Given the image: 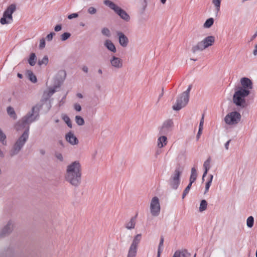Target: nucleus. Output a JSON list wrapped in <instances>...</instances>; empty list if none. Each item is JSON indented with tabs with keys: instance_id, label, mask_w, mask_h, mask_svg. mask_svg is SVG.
I'll list each match as a JSON object with an SVG mask.
<instances>
[{
	"instance_id": "nucleus-5",
	"label": "nucleus",
	"mask_w": 257,
	"mask_h": 257,
	"mask_svg": "<svg viewBox=\"0 0 257 257\" xmlns=\"http://www.w3.org/2000/svg\"><path fill=\"white\" fill-rule=\"evenodd\" d=\"M183 171V168L180 165L176 167L174 173L170 177L169 182L170 186L173 189H177L180 182V177Z\"/></svg>"
},
{
	"instance_id": "nucleus-12",
	"label": "nucleus",
	"mask_w": 257,
	"mask_h": 257,
	"mask_svg": "<svg viewBox=\"0 0 257 257\" xmlns=\"http://www.w3.org/2000/svg\"><path fill=\"white\" fill-rule=\"evenodd\" d=\"M110 63L111 66L116 69H120L123 67L122 60L114 56L110 59Z\"/></svg>"
},
{
	"instance_id": "nucleus-20",
	"label": "nucleus",
	"mask_w": 257,
	"mask_h": 257,
	"mask_svg": "<svg viewBox=\"0 0 257 257\" xmlns=\"http://www.w3.org/2000/svg\"><path fill=\"white\" fill-rule=\"evenodd\" d=\"M137 216V214L136 216L132 217L128 221L125 223L124 226L126 229L131 230L135 228L136 223Z\"/></svg>"
},
{
	"instance_id": "nucleus-6",
	"label": "nucleus",
	"mask_w": 257,
	"mask_h": 257,
	"mask_svg": "<svg viewBox=\"0 0 257 257\" xmlns=\"http://www.w3.org/2000/svg\"><path fill=\"white\" fill-rule=\"evenodd\" d=\"M16 10L15 4H11L9 6L3 14V17L0 20L2 25L10 24L13 21V14Z\"/></svg>"
},
{
	"instance_id": "nucleus-18",
	"label": "nucleus",
	"mask_w": 257,
	"mask_h": 257,
	"mask_svg": "<svg viewBox=\"0 0 257 257\" xmlns=\"http://www.w3.org/2000/svg\"><path fill=\"white\" fill-rule=\"evenodd\" d=\"M201 42H202L205 49H206L209 46H212L213 44L215 42V38L214 36H209L206 37Z\"/></svg>"
},
{
	"instance_id": "nucleus-17",
	"label": "nucleus",
	"mask_w": 257,
	"mask_h": 257,
	"mask_svg": "<svg viewBox=\"0 0 257 257\" xmlns=\"http://www.w3.org/2000/svg\"><path fill=\"white\" fill-rule=\"evenodd\" d=\"M65 139L72 145H77L79 143L78 139L72 132H69L66 134Z\"/></svg>"
},
{
	"instance_id": "nucleus-39",
	"label": "nucleus",
	"mask_w": 257,
	"mask_h": 257,
	"mask_svg": "<svg viewBox=\"0 0 257 257\" xmlns=\"http://www.w3.org/2000/svg\"><path fill=\"white\" fill-rule=\"evenodd\" d=\"M71 36V34L68 32H65L61 35L60 38L62 41H65L69 39Z\"/></svg>"
},
{
	"instance_id": "nucleus-23",
	"label": "nucleus",
	"mask_w": 257,
	"mask_h": 257,
	"mask_svg": "<svg viewBox=\"0 0 257 257\" xmlns=\"http://www.w3.org/2000/svg\"><path fill=\"white\" fill-rule=\"evenodd\" d=\"M104 46L108 50L110 51L111 52L113 53L116 52V50L115 46L110 40H106L104 42Z\"/></svg>"
},
{
	"instance_id": "nucleus-9",
	"label": "nucleus",
	"mask_w": 257,
	"mask_h": 257,
	"mask_svg": "<svg viewBox=\"0 0 257 257\" xmlns=\"http://www.w3.org/2000/svg\"><path fill=\"white\" fill-rule=\"evenodd\" d=\"M161 207L159 198L155 196L152 198L150 203V211L153 216H158L160 213Z\"/></svg>"
},
{
	"instance_id": "nucleus-14",
	"label": "nucleus",
	"mask_w": 257,
	"mask_h": 257,
	"mask_svg": "<svg viewBox=\"0 0 257 257\" xmlns=\"http://www.w3.org/2000/svg\"><path fill=\"white\" fill-rule=\"evenodd\" d=\"M116 35L118 38V41L120 45L125 48L127 47L129 43L128 38L121 32H116Z\"/></svg>"
},
{
	"instance_id": "nucleus-8",
	"label": "nucleus",
	"mask_w": 257,
	"mask_h": 257,
	"mask_svg": "<svg viewBox=\"0 0 257 257\" xmlns=\"http://www.w3.org/2000/svg\"><path fill=\"white\" fill-rule=\"evenodd\" d=\"M241 119L240 114L237 111H232L227 114L224 118V121L227 124H237Z\"/></svg>"
},
{
	"instance_id": "nucleus-19",
	"label": "nucleus",
	"mask_w": 257,
	"mask_h": 257,
	"mask_svg": "<svg viewBox=\"0 0 257 257\" xmlns=\"http://www.w3.org/2000/svg\"><path fill=\"white\" fill-rule=\"evenodd\" d=\"M190 253L186 249H182L176 250L173 257H190Z\"/></svg>"
},
{
	"instance_id": "nucleus-47",
	"label": "nucleus",
	"mask_w": 257,
	"mask_h": 257,
	"mask_svg": "<svg viewBox=\"0 0 257 257\" xmlns=\"http://www.w3.org/2000/svg\"><path fill=\"white\" fill-rule=\"evenodd\" d=\"M55 157L59 161H63V157L61 153H56Z\"/></svg>"
},
{
	"instance_id": "nucleus-27",
	"label": "nucleus",
	"mask_w": 257,
	"mask_h": 257,
	"mask_svg": "<svg viewBox=\"0 0 257 257\" xmlns=\"http://www.w3.org/2000/svg\"><path fill=\"white\" fill-rule=\"evenodd\" d=\"M27 75L29 79L33 83H35L37 82V79L36 75L31 70H27Z\"/></svg>"
},
{
	"instance_id": "nucleus-32",
	"label": "nucleus",
	"mask_w": 257,
	"mask_h": 257,
	"mask_svg": "<svg viewBox=\"0 0 257 257\" xmlns=\"http://www.w3.org/2000/svg\"><path fill=\"white\" fill-rule=\"evenodd\" d=\"M75 120L77 125L81 126L85 123L84 119L79 115H76L75 117Z\"/></svg>"
},
{
	"instance_id": "nucleus-33",
	"label": "nucleus",
	"mask_w": 257,
	"mask_h": 257,
	"mask_svg": "<svg viewBox=\"0 0 257 257\" xmlns=\"http://www.w3.org/2000/svg\"><path fill=\"white\" fill-rule=\"evenodd\" d=\"M214 23V19L212 18L207 19L203 25V27L205 28H209L211 27Z\"/></svg>"
},
{
	"instance_id": "nucleus-3",
	"label": "nucleus",
	"mask_w": 257,
	"mask_h": 257,
	"mask_svg": "<svg viewBox=\"0 0 257 257\" xmlns=\"http://www.w3.org/2000/svg\"><path fill=\"white\" fill-rule=\"evenodd\" d=\"M250 93V90L238 88L233 96V102L237 106L244 108L247 106L245 98Z\"/></svg>"
},
{
	"instance_id": "nucleus-55",
	"label": "nucleus",
	"mask_w": 257,
	"mask_h": 257,
	"mask_svg": "<svg viewBox=\"0 0 257 257\" xmlns=\"http://www.w3.org/2000/svg\"><path fill=\"white\" fill-rule=\"evenodd\" d=\"M230 141H231V140H229L225 144V148L226 150H228L229 145Z\"/></svg>"
},
{
	"instance_id": "nucleus-50",
	"label": "nucleus",
	"mask_w": 257,
	"mask_h": 257,
	"mask_svg": "<svg viewBox=\"0 0 257 257\" xmlns=\"http://www.w3.org/2000/svg\"><path fill=\"white\" fill-rule=\"evenodd\" d=\"M78 15L77 13H73L72 14L69 15L68 16V18L69 19H72L73 18H77V17H78Z\"/></svg>"
},
{
	"instance_id": "nucleus-15",
	"label": "nucleus",
	"mask_w": 257,
	"mask_h": 257,
	"mask_svg": "<svg viewBox=\"0 0 257 257\" xmlns=\"http://www.w3.org/2000/svg\"><path fill=\"white\" fill-rule=\"evenodd\" d=\"M58 88H55V86H54L53 87L49 88L48 90L45 91L43 94L41 101L45 102L48 100L53 94L56 92Z\"/></svg>"
},
{
	"instance_id": "nucleus-26",
	"label": "nucleus",
	"mask_w": 257,
	"mask_h": 257,
	"mask_svg": "<svg viewBox=\"0 0 257 257\" xmlns=\"http://www.w3.org/2000/svg\"><path fill=\"white\" fill-rule=\"evenodd\" d=\"M197 176V174L196 172V170L194 167L192 168L191 169V175L190 177V183H193L195 182V181L196 180Z\"/></svg>"
},
{
	"instance_id": "nucleus-11",
	"label": "nucleus",
	"mask_w": 257,
	"mask_h": 257,
	"mask_svg": "<svg viewBox=\"0 0 257 257\" xmlns=\"http://www.w3.org/2000/svg\"><path fill=\"white\" fill-rule=\"evenodd\" d=\"M66 76V73L64 70H60L55 76V88H59L62 84Z\"/></svg>"
},
{
	"instance_id": "nucleus-43",
	"label": "nucleus",
	"mask_w": 257,
	"mask_h": 257,
	"mask_svg": "<svg viewBox=\"0 0 257 257\" xmlns=\"http://www.w3.org/2000/svg\"><path fill=\"white\" fill-rule=\"evenodd\" d=\"M87 11H88V13L91 15H94V14H96V13L97 12L96 9L93 7H89Z\"/></svg>"
},
{
	"instance_id": "nucleus-49",
	"label": "nucleus",
	"mask_w": 257,
	"mask_h": 257,
	"mask_svg": "<svg viewBox=\"0 0 257 257\" xmlns=\"http://www.w3.org/2000/svg\"><path fill=\"white\" fill-rule=\"evenodd\" d=\"M211 184V182L210 181H208L205 185V190L204 193H206L209 190V187Z\"/></svg>"
},
{
	"instance_id": "nucleus-46",
	"label": "nucleus",
	"mask_w": 257,
	"mask_h": 257,
	"mask_svg": "<svg viewBox=\"0 0 257 257\" xmlns=\"http://www.w3.org/2000/svg\"><path fill=\"white\" fill-rule=\"evenodd\" d=\"M74 108L77 111H80L82 109L81 105L78 103H75L74 104Z\"/></svg>"
},
{
	"instance_id": "nucleus-36",
	"label": "nucleus",
	"mask_w": 257,
	"mask_h": 257,
	"mask_svg": "<svg viewBox=\"0 0 257 257\" xmlns=\"http://www.w3.org/2000/svg\"><path fill=\"white\" fill-rule=\"evenodd\" d=\"M207 203L205 200H201L199 207L200 211L202 212L206 209Z\"/></svg>"
},
{
	"instance_id": "nucleus-61",
	"label": "nucleus",
	"mask_w": 257,
	"mask_h": 257,
	"mask_svg": "<svg viewBox=\"0 0 257 257\" xmlns=\"http://www.w3.org/2000/svg\"><path fill=\"white\" fill-rule=\"evenodd\" d=\"M253 54L254 56L257 55V49L254 47V49L253 51Z\"/></svg>"
},
{
	"instance_id": "nucleus-54",
	"label": "nucleus",
	"mask_w": 257,
	"mask_h": 257,
	"mask_svg": "<svg viewBox=\"0 0 257 257\" xmlns=\"http://www.w3.org/2000/svg\"><path fill=\"white\" fill-rule=\"evenodd\" d=\"M65 98H66V95H65L62 98V99L59 101V106H61V105H63L64 104Z\"/></svg>"
},
{
	"instance_id": "nucleus-21",
	"label": "nucleus",
	"mask_w": 257,
	"mask_h": 257,
	"mask_svg": "<svg viewBox=\"0 0 257 257\" xmlns=\"http://www.w3.org/2000/svg\"><path fill=\"white\" fill-rule=\"evenodd\" d=\"M167 138L165 135L160 137L157 140V146L159 148H162L167 144Z\"/></svg>"
},
{
	"instance_id": "nucleus-24",
	"label": "nucleus",
	"mask_w": 257,
	"mask_h": 257,
	"mask_svg": "<svg viewBox=\"0 0 257 257\" xmlns=\"http://www.w3.org/2000/svg\"><path fill=\"white\" fill-rule=\"evenodd\" d=\"M141 237H142L141 234H137L134 237L131 246L138 248V244L140 243L141 239Z\"/></svg>"
},
{
	"instance_id": "nucleus-51",
	"label": "nucleus",
	"mask_w": 257,
	"mask_h": 257,
	"mask_svg": "<svg viewBox=\"0 0 257 257\" xmlns=\"http://www.w3.org/2000/svg\"><path fill=\"white\" fill-rule=\"evenodd\" d=\"M204 123V114L202 115V118L200 120L199 128L203 129V125Z\"/></svg>"
},
{
	"instance_id": "nucleus-59",
	"label": "nucleus",
	"mask_w": 257,
	"mask_h": 257,
	"mask_svg": "<svg viewBox=\"0 0 257 257\" xmlns=\"http://www.w3.org/2000/svg\"><path fill=\"white\" fill-rule=\"evenodd\" d=\"M76 95L79 98H83V95L81 93H78Z\"/></svg>"
},
{
	"instance_id": "nucleus-63",
	"label": "nucleus",
	"mask_w": 257,
	"mask_h": 257,
	"mask_svg": "<svg viewBox=\"0 0 257 257\" xmlns=\"http://www.w3.org/2000/svg\"><path fill=\"white\" fill-rule=\"evenodd\" d=\"M257 36V31L254 35L252 36L251 40L254 39Z\"/></svg>"
},
{
	"instance_id": "nucleus-52",
	"label": "nucleus",
	"mask_w": 257,
	"mask_h": 257,
	"mask_svg": "<svg viewBox=\"0 0 257 257\" xmlns=\"http://www.w3.org/2000/svg\"><path fill=\"white\" fill-rule=\"evenodd\" d=\"M62 29V26L61 25H57L54 28L55 32H59Z\"/></svg>"
},
{
	"instance_id": "nucleus-34",
	"label": "nucleus",
	"mask_w": 257,
	"mask_h": 257,
	"mask_svg": "<svg viewBox=\"0 0 257 257\" xmlns=\"http://www.w3.org/2000/svg\"><path fill=\"white\" fill-rule=\"evenodd\" d=\"M49 62V59L47 56H44L42 59H39L38 62V64L39 66L42 65H47Z\"/></svg>"
},
{
	"instance_id": "nucleus-64",
	"label": "nucleus",
	"mask_w": 257,
	"mask_h": 257,
	"mask_svg": "<svg viewBox=\"0 0 257 257\" xmlns=\"http://www.w3.org/2000/svg\"><path fill=\"white\" fill-rule=\"evenodd\" d=\"M17 76L19 78H23V75L22 74H20V73H18Z\"/></svg>"
},
{
	"instance_id": "nucleus-7",
	"label": "nucleus",
	"mask_w": 257,
	"mask_h": 257,
	"mask_svg": "<svg viewBox=\"0 0 257 257\" xmlns=\"http://www.w3.org/2000/svg\"><path fill=\"white\" fill-rule=\"evenodd\" d=\"M189 97L182 93L177 98L176 103L172 106L174 110L178 111L185 107L188 103Z\"/></svg>"
},
{
	"instance_id": "nucleus-60",
	"label": "nucleus",
	"mask_w": 257,
	"mask_h": 257,
	"mask_svg": "<svg viewBox=\"0 0 257 257\" xmlns=\"http://www.w3.org/2000/svg\"><path fill=\"white\" fill-rule=\"evenodd\" d=\"M213 177V176L212 175H211V174L209 175V180L208 181H210V182L212 183Z\"/></svg>"
},
{
	"instance_id": "nucleus-4",
	"label": "nucleus",
	"mask_w": 257,
	"mask_h": 257,
	"mask_svg": "<svg viewBox=\"0 0 257 257\" xmlns=\"http://www.w3.org/2000/svg\"><path fill=\"white\" fill-rule=\"evenodd\" d=\"M104 5L108 6L110 9L113 10L121 19L126 22L130 20V17L128 14L123 9L116 6L114 3L110 0H104L103 2Z\"/></svg>"
},
{
	"instance_id": "nucleus-2",
	"label": "nucleus",
	"mask_w": 257,
	"mask_h": 257,
	"mask_svg": "<svg viewBox=\"0 0 257 257\" xmlns=\"http://www.w3.org/2000/svg\"><path fill=\"white\" fill-rule=\"evenodd\" d=\"M82 168L79 161H75L66 167L65 175V180L75 187H78L81 183Z\"/></svg>"
},
{
	"instance_id": "nucleus-41",
	"label": "nucleus",
	"mask_w": 257,
	"mask_h": 257,
	"mask_svg": "<svg viewBox=\"0 0 257 257\" xmlns=\"http://www.w3.org/2000/svg\"><path fill=\"white\" fill-rule=\"evenodd\" d=\"M163 243H164V238L163 236H162L160 238V243H159V246H158V253H159V255H161V247L163 246Z\"/></svg>"
},
{
	"instance_id": "nucleus-30",
	"label": "nucleus",
	"mask_w": 257,
	"mask_h": 257,
	"mask_svg": "<svg viewBox=\"0 0 257 257\" xmlns=\"http://www.w3.org/2000/svg\"><path fill=\"white\" fill-rule=\"evenodd\" d=\"M28 62L31 66H34L36 62V56L35 53L31 54Z\"/></svg>"
},
{
	"instance_id": "nucleus-29",
	"label": "nucleus",
	"mask_w": 257,
	"mask_h": 257,
	"mask_svg": "<svg viewBox=\"0 0 257 257\" xmlns=\"http://www.w3.org/2000/svg\"><path fill=\"white\" fill-rule=\"evenodd\" d=\"M0 142L4 146H6L7 144V136L1 128H0Z\"/></svg>"
},
{
	"instance_id": "nucleus-57",
	"label": "nucleus",
	"mask_w": 257,
	"mask_h": 257,
	"mask_svg": "<svg viewBox=\"0 0 257 257\" xmlns=\"http://www.w3.org/2000/svg\"><path fill=\"white\" fill-rule=\"evenodd\" d=\"M208 171L207 169L204 170V172L203 173V176H202V180L204 181V177L206 176Z\"/></svg>"
},
{
	"instance_id": "nucleus-62",
	"label": "nucleus",
	"mask_w": 257,
	"mask_h": 257,
	"mask_svg": "<svg viewBox=\"0 0 257 257\" xmlns=\"http://www.w3.org/2000/svg\"><path fill=\"white\" fill-rule=\"evenodd\" d=\"M164 88H162V93L160 94L159 96V99L163 96V94H164Z\"/></svg>"
},
{
	"instance_id": "nucleus-44",
	"label": "nucleus",
	"mask_w": 257,
	"mask_h": 257,
	"mask_svg": "<svg viewBox=\"0 0 257 257\" xmlns=\"http://www.w3.org/2000/svg\"><path fill=\"white\" fill-rule=\"evenodd\" d=\"M55 35V33L54 32H51L49 34H48L47 37L46 39L48 41H51L52 40L53 36Z\"/></svg>"
},
{
	"instance_id": "nucleus-40",
	"label": "nucleus",
	"mask_w": 257,
	"mask_h": 257,
	"mask_svg": "<svg viewBox=\"0 0 257 257\" xmlns=\"http://www.w3.org/2000/svg\"><path fill=\"white\" fill-rule=\"evenodd\" d=\"M192 184V183H189V184L188 185V186L186 187V188L184 190L183 194H182V198L183 199L184 198L185 196L189 192V191L191 187Z\"/></svg>"
},
{
	"instance_id": "nucleus-25",
	"label": "nucleus",
	"mask_w": 257,
	"mask_h": 257,
	"mask_svg": "<svg viewBox=\"0 0 257 257\" xmlns=\"http://www.w3.org/2000/svg\"><path fill=\"white\" fill-rule=\"evenodd\" d=\"M8 114L9 116L13 118L14 119H16L17 118V115L13 107L9 106L7 108Z\"/></svg>"
},
{
	"instance_id": "nucleus-10",
	"label": "nucleus",
	"mask_w": 257,
	"mask_h": 257,
	"mask_svg": "<svg viewBox=\"0 0 257 257\" xmlns=\"http://www.w3.org/2000/svg\"><path fill=\"white\" fill-rule=\"evenodd\" d=\"M174 123L172 119H167L160 128L159 133L161 135H166L172 131Z\"/></svg>"
},
{
	"instance_id": "nucleus-22",
	"label": "nucleus",
	"mask_w": 257,
	"mask_h": 257,
	"mask_svg": "<svg viewBox=\"0 0 257 257\" xmlns=\"http://www.w3.org/2000/svg\"><path fill=\"white\" fill-rule=\"evenodd\" d=\"M205 49L203 45L202 42H199L196 45L192 46L191 48V51L193 53L195 54L199 51H202L203 50Z\"/></svg>"
},
{
	"instance_id": "nucleus-48",
	"label": "nucleus",
	"mask_w": 257,
	"mask_h": 257,
	"mask_svg": "<svg viewBox=\"0 0 257 257\" xmlns=\"http://www.w3.org/2000/svg\"><path fill=\"white\" fill-rule=\"evenodd\" d=\"M191 88H192V85H189L187 89L185 91L183 92V93H184V94L187 95V96H188L189 97V93H190Z\"/></svg>"
},
{
	"instance_id": "nucleus-13",
	"label": "nucleus",
	"mask_w": 257,
	"mask_h": 257,
	"mask_svg": "<svg viewBox=\"0 0 257 257\" xmlns=\"http://www.w3.org/2000/svg\"><path fill=\"white\" fill-rule=\"evenodd\" d=\"M14 224L11 221H9L4 226L0 233V237H3L9 235L13 230Z\"/></svg>"
},
{
	"instance_id": "nucleus-42",
	"label": "nucleus",
	"mask_w": 257,
	"mask_h": 257,
	"mask_svg": "<svg viewBox=\"0 0 257 257\" xmlns=\"http://www.w3.org/2000/svg\"><path fill=\"white\" fill-rule=\"evenodd\" d=\"M203 167L204 170L207 169L208 170L210 167V159H208L206 161H205L203 164Z\"/></svg>"
},
{
	"instance_id": "nucleus-56",
	"label": "nucleus",
	"mask_w": 257,
	"mask_h": 257,
	"mask_svg": "<svg viewBox=\"0 0 257 257\" xmlns=\"http://www.w3.org/2000/svg\"><path fill=\"white\" fill-rule=\"evenodd\" d=\"M82 69L85 73H87L88 71V68L86 66H83Z\"/></svg>"
},
{
	"instance_id": "nucleus-38",
	"label": "nucleus",
	"mask_w": 257,
	"mask_h": 257,
	"mask_svg": "<svg viewBox=\"0 0 257 257\" xmlns=\"http://www.w3.org/2000/svg\"><path fill=\"white\" fill-rule=\"evenodd\" d=\"M101 33L103 35H104L107 37H110L111 36L110 31L107 28H103L101 30Z\"/></svg>"
},
{
	"instance_id": "nucleus-53",
	"label": "nucleus",
	"mask_w": 257,
	"mask_h": 257,
	"mask_svg": "<svg viewBox=\"0 0 257 257\" xmlns=\"http://www.w3.org/2000/svg\"><path fill=\"white\" fill-rule=\"evenodd\" d=\"M202 130L203 129H201V128H199L198 132L196 136L197 140H198V139L200 138V136L202 133Z\"/></svg>"
},
{
	"instance_id": "nucleus-16",
	"label": "nucleus",
	"mask_w": 257,
	"mask_h": 257,
	"mask_svg": "<svg viewBox=\"0 0 257 257\" xmlns=\"http://www.w3.org/2000/svg\"><path fill=\"white\" fill-rule=\"evenodd\" d=\"M241 86L238 87L239 88L245 89L250 90L252 88V83L251 81L247 77H243L240 79Z\"/></svg>"
},
{
	"instance_id": "nucleus-45",
	"label": "nucleus",
	"mask_w": 257,
	"mask_h": 257,
	"mask_svg": "<svg viewBox=\"0 0 257 257\" xmlns=\"http://www.w3.org/2000/svg\"><path fill=\"white\" fill-rule=\"evenodd\" d=\"M45 47V41L44 39H42L40 42L39 48L43 49Z\"/></svg>"
},
{
	"instance_id": "nucleus-37",
	"label": "nucleus",
	"mask_w": 257,
	"mask_h": 257,
	"mask_svg": "<svg viewBox=\"0 0 257 257\" xmlns=\"http://www.w3.org/2000/svg\"><path fill=\"white\" fill-rule=\"evenodd\" d=\"M221 1L222 0H212V4L214 5L217 13L220 10Z\"/></svg>"
},
{
	"instance_id": "nucleus-35",
	"label": "nucleus",
	"mask_w": 257,
	"mask_h": 257,
	"mask_svg": "<svg viewBox=\"0 0 257 257\" xmlns=\"http://www.w3.org/2000/svg\"><path fill=\"white\" fill-rule=\"evenodd\" d=\"M254 218L252 216H249L246 220V225L249 228H251L253 226Z\"/></svg>"
},
{
	"instance_id": "nucleus-31",
	"label": "nucleus",
	"mask_w": 257,
	"mask_h": 257,
	"mask_svg": "<svg viewBox=\"0 0 257 257\" xmlns=\"http://www.w3.org/2000/svg\"><path fill=\"white\" fill-rule=\"evenodd\" d=\"M62 118L66 122L69 127L72 128V122L68 116H67L66 114H63L62 115Z\"/></svg>"
},
{
	"instance_id": "nucleus-1",
	"label": "nucleus",
	"mask_w": 257,
	"mask_h": 257,
	"mask_svg": "<svg viewBox=\"0 0 257 257\" xmlns=\"http://www.w3.org/2000/svg\"><path fill=\"white\" fill-rule=\"evenodd\" d=\"M42 107V104H37L33 106L31 110L23 116L17 123L18 130L26 128L22 135L16 141L10 151V155L14 157L18 155L24 147L29 138L30 124L39 118V111Z\"/></svg>"
},
{
	"instance_id": "nucleus-28",
	"label": "nucleus",
	"mask_w": 257,
	"mask_h": 257,
	"mask_svg": "<svg viewBox=\"0 0 257 257\" xmlns=\"http://www.w3.org/2000/svg\"><path fill=\"white\" fill-rule=\"evenodd\" d=\"M137 248L130 246L127 257H136L137 255Z\"/></svg>"
},
{
	"instance_id": "nucleus-58",
	"label": "nucleus",
	"mask_w": 257,
	"mask_h": 257,
	"mask_svg": "<svg viewBox=\"0 0 257 257\" xmlns=\"http://www.w3.org/2000/svg\"><path fill=\"white\" fill-rule=\"evenodd\" d=\"M39 152L42 155H44L45 154V151L44 149H40L39 150Z\"/></svg>"
}]
</instances>
